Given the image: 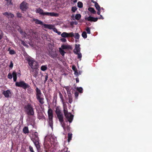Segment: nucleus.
I'll list each match as a JSON object with an SVG mask.
<instances>
[{
    "mask_svg": "<svg viewBox=\"0 0 152 152\" xmlns=\"http://www.w3.org/2000/svg\"><path fill=\"white\" fill-rule=\"evenodd\" d=\"M47 69V65H42L41 67V70L43 71H45Z\"/></svg>",
    "mask_w": 152,
    "mask_h": 152,
    "instance_id": "26",
    "label": "nucleus"
},
{
    "mask_svg": "<svg viewBox=\"0 0 152 152\" xmlns=\"http://www.w3.org/2000/svg\"><path fill=\"white\" fill-rule=\"evenodd\" d=\"M68 96L69 102V103L71 104L72 102V95Z\"/></svg>",
    "mask_w": 152,
    "mask_h": 152,
    "instance_id": "31",
    "label": "nucleus"
},
{
    "mask_svg": "<svg viewBox=\"0 0 152 152\" xmlns=\"http://www.w3.org/2000/svg\"><path fill=\"white\" fill-rule=\"evenodd\" d=\"M26 60L28 62V64L31 69H38L39 66L38 63L33 58L28 56L26 58Z\"/></svg>",
    "mask_w": 152,
    "mask_h": 152,
    "instance_id": "1",
    "label": "nucleus"
},
{
    "mask_svg": "<svg viewBox=\"0 0 152 152\" xmlns=\"http://www.w3.org/2000/svg\"><path fill=\"white\" fill-rule=\"evenodd\" d=\"M80 45H75V48L74 49L73 52L74 53H78L80 52Z\"/></svg>",
    "mask_w": 152,
    "mask_h": 152,
    "instance_id": "16",
    "label": "nucleus"
},
{
    "mask_svg": "<svg viewBox=\"0 0 152 152\" xmlns=\"http://www.w3.org/2000/svg\"><path fill=\"white\" fill-rule=\"evenodd\" d=\"M36 98L39 103L41 104H42L44 103V98L42 96L37 97Z\"/></svg>",
    "mask_w": 152,
    "mask_h": 152,
    "instance_id": "18",
    "label": "nucleus"
},
{
    "mask_svg": "<svg viewBox=\"0 0 152 152\" xmlns=\"http://www.w3.org/2000/svg\"><path fill=\"white\" fill-rule=\"evenodd\" d=\"M75 54L77 55L78 58L80 59V60H81L80 59L82 57V55L81 53L80 52V53H76Z\"/></svg>",
    "mask_w": 152,
    "mask_h": 152,
    "instance_id": "36",
    "label": "nucleus"
},
{
    "mask_svg": "<svg viewBox=\"0 0 152 152\" xmlns=\"http://www.w3.org/2000/svg\"><path fill=\"white\" fill-rule=\"evenodd\" d=\"M35 90L36 97L39 96H42L41 91L37 87L36 88Z\"/></svg>",
    "mask_w": 152,
    "mask_h": 152,
    "instance_id": "19",
    "label": "nucleus"
},
{
    "mask_svg": "<svg viewBox=\"0 0 152 152\" xmlns=\"http://www.w3.org/2000/svg\"><path fill=\"white\" fill-rule=\"evenodd\" d=\"M58 93L59 94V97L61 99V100L62 102H63L64 99L62 94L60 92H59Z\"/></svg>",
    "mask_w": 152,
    "mask_h": 152,
    "instance_id": "35",
    "label": "nucleus"
},
{
    "mask_svg": "<svg viewBox=\"0 0 152 152\" xmlns=\"http://www.w3.org/2000/svg\"><path fill=\"white\" fill-rule=\"evenodd\" d=\"M3 34L1 31L0 30V40L3 38Z\"/></svg>",
    "mask_w": 152,
    "mask_h": 152,
    "instance_id": "40",
    "label": "nucleus"
},
{
    "mask_svg": "<svg viewBox=\"0 0 152 152\" xmlns=\"http://www.w3.org/2000/svg\"><path fill=\"white\" fill-rule=\"evenodd\" d=\"M7 2V3L8 5L12 4V0H6Z\"/></svg>",
    "mask_w": 152,
    "mask_h": 152,
    "instance_id": "45",
    "label": "nucleus"
},
{
    "mask_svg": "<svg viewBox=\"0 0 152 152\" xmlns=\"http://www.w3.org/2000/svg\"><path fill=\"white\" fill-rule=\"evenodd\" d=\"M98 19V18H94L90 16L85 18V19L86 20H87L90 22H96L97 21Z\"/></svg>",
    "mask_w": 152,
    "mask_h": 152,
    "instance_id": "10",
    "label": "nucleus"
},
{
    "mask_svg": "<svg viewBox=\"0 0 152 152\" xmlns=\"http://www.w3.org/2000/svg\"><path fill=\"white\" fill-rule=\"evenodd\" d=\"M95 6L96 10H100V7L96 2H95Z\"/></svg>",
    "mask_w": 152,
    "mask_h": 152,
    "instance_id": "29",
    "label": "nucleus"
},
{
    "mask_svg": "<svg viewBox=\"0 0 152 152\" xmlns=\"http://www.w3.org/2000/svg\"><path fill=\"white\" fill-rule=\"evenodd\" d=\"M19 31L20 33L21 34H25V32H23V31L21 30H20V31Z\"/></svg>",
    "mask_w": 152,
    "mask_h": 152,
    "instance_id": "60",
    "label": "nucleus"
},
{
    "mask_svg": "<svg viewBox=\"0 0 152 152\" xmlns=\"http://www.w3.org/2000/svg\"><path fill=\"white\" fill-rule=\"evenodd\" d=\"M7 77L9 79H12V75L10 73H9L7 76Z\"/></svg>",
    "mask_w": 152,
    "mask_h": 152,
    "instance_id": "41",
    "label": "nucleus"
},
{
    "mask_svg": "<svg viewBox=\"0 0 152 152\" xmlns=\"http://www.w3.org/2000/svg\"><path fill=\"white\" fill-rule=\"evenodd\" d=\"M21 44L25 46H28V45L26 43L23 41H21Z\"/></svg>",
    "mask_w": 152,
    "mask_h": 152,
    "instance_id": "47",
    "label": "nucleus"
},
{
    "mask_svg": "<svg viewBox=\"0 0 152 152\" xmlns=\"http://www.w3.org/2000/svg\"><path fill=\"white\" fill-rule=\"evenodd\" d=\"M29 5L26 2L24 1H23L20 4V10H26L28 8Z\"/></svg>",
    "mask_w": 152,
    "mask_h": 152,
    "instance_id": "8",
    "label": "nucleus"
},
{
    "mask_svg": "<svg viewBox=\"0 0 152 152\" xmlns=\"http://www.w3.org/2000/svg\"><path fill=\"white\" fill-rule=\"evenodd\" d=\"M38 116L39 119L43 120L45 119V117L44 114L41 112L38 113Z\"/></svg>",
    "mask_w": 152,
    "mask_h": 152,
    "instance_id": "21",
    "label": "nucleus"
},
{
    "mask_svg": "<svg viewBox=\"0 0 152 152\" xmlns=\"http://www.w3.org/2000/svg\"><path fill=\"white\" fill-rule=\"evenodd\" d=\"M24 108L26 112L28 115H34V109L31 104H28Z\"/></svg>",
    "mask_w": 152,
    "mask_h": 152,
    "instance_id": "2",
    "label": "nucleus"
},
{
    "mask_svg": "<svg viewBox=\"0 0 152 152\" xmlns=\"http://www.w3.org/2000/svg\"><path fill=\"white\" fill-rule=\"evenodd\" d=\"M81 15L80 14H77L75 16V18L76 20H79L80 18Z\"/></svg>",
    "mask_w": 152,
    "mask_h": 152,
    "instance_id": "32",
    "label": "nucleus"
},
{
    "mask_svg": "<svg viewBox=\"0 0 152 152\" xmlns=\"http://www.w3.org/2000/svg\"><path fill=\"white\" fill-rule=\"evenodd\" d=\"M23 132L25 134H26L29 133V130L28 127L26 126L23 129Z\"/></svg>",
    "mask_w": 152,
    "mask_h": 152,
    "instance_id": "25",
    "label": "nucleus"
},
{
    "mask_svg": "<svg viewBox=\"0 0 152 152\" xmlns=\"http://www.w3.org/2000/svg\"><path fill=\"white\" fill-rule=\"evenodd\" d=\"M29 150L31 152H34V151L33 147L31 145H30L29 147Z\"/></svg>",
    "mask_w": 152,
    "mask_h": 152,
    "instance_id": "44",
    "label": "nucleus"
},
{
    "mask_svg": "<svg viewBox=\"0 0 152 152\" xmlns=\"http://www.w3.org/2000/svg\"><path fill=\"white\" fill-rule=\"evenodd\" d=\"M13 64L12 63V61H11L10 62V64L9 65V67H10L11 68H12L13 66Z\"/></svg>",
    "mask_w": 152,
    "mask_h": 152,
    "instance_id": "54",
    "label": "nucleus"
},
{
    "mask_svg": "<svg viewBox=\"0 0 152 152\" xmlns=\"http://www.w3.org/2000/svg\"><path fill=\"white\" fill-rule=\"evenodd\" d=\"M28 88V93H31L32 92H33V90L31 89L30 86V87L29 88Z\"/></svg>",
    "mask_w": 152,
    "mask_h": 152,
    "instance_id": "49",
    "label": "nucleus"
},
{
    "mask_svg": "<svg viewBox=\"0 0 152 152\" xmlns=\"http://www.w3.org/2000/svg\"><path fill=\"white\" fill-rule=\"evenodd\" d=\"M17 16L19 18L21 17L22 16V14L21 13H18V12L17 13Z\"/></svg>",
    "mask_w": 152,
    "mask_h": 152,
    "instance_id": "51",
    "label": "nucleus"
},
{
    "mask_svg": "<svg viewBox=\"0 0 152 152\" xmlns=\"http://www.w3.org/2000/svg\"><path fill=\"white\" fill-rule=\"evenodd\" d=\"M32 137H39L38 136V133L37 132H35L33 135Z\"/></svg>",
    "mask_w": 152,
    "mask_h": 152,
    "instance_id": "39",
    "label": "nucleus"
},
{
    "mask_svg": "<svg viewBox=\"0 0 152 152\" xmlns=\"http://www.w3.org/2000/svg\"><path fill=\"white\" fill-rule=\"evenodd\" d=\"M49 109L48 111V118H53V111L52 109L50 108V107L49 106L48 107Z\"/></svg>",
    "mask_w": 152,
    "mask_h": 152,
    "instance_id": "13",
    "label": "nucleus"
},
{
    "mask_svg": "<svg viewBox=\"0 0 152 152\" xmlns=\"http://www.w3.org/2000/svg\"><path fill=\"white\" fill-rule=\"evenodd\" d=\"M53 118H48V124L50 126L52 129H53Z\"/></svg>",
    "mask_w": 152,
    "mask_h": 152,
    "instance_id": "22",
    "label": "nucleus"
},
{
    "mask_svg": "<svg viewBox=\"0 0 152 152\" xmlns=\"http://www.w3.org/2000/svg\"><path fill=\"white\" fill-rule=\"evenodd\" d=\"M80 35L78 33H76L75 34V36H74V37L76 39H79L80 37Z\"/></svg>",
    "mask_w": 152,
    "mask_h": 152,
    "instance_id": "37",
    "label": "nucleus"
},
{
    "mask_svg": "<svg viewBox=\"0 0 152 152\" xmlns=\"http://www.w3.org/2000/svg\"><path fill=\"white\" fill-rule=\"evenodd\" d=\"M77 6L80 8H81L83 7V4L80 1H79L77 3Z\"/></svg>",
    "mask_w": 152,
    "mask_h": 152,
    "instance_id": "34",
    "label": "nucleus"
},
{
    "mask_svg": "<svg viewBox=\"0 0 152 152\" xmlns=\"http://www.w3.org/2000/svg\"><path fill=\"white\" fill-rule=\"evenodd\" d=\"M65 116L67 121H69L70 123L72 122L73 119V115L70 113Z\"/></svg>",
    "mask_w": 152,
    "mask_h": 152,
    "instance_id": "11",
    "label": "nucleus"
},
{
    "mask_svg": "<svg viewBox=\"0 0 152 152\" xmlns=\"http://www.w3.org/2000/svg\"><path fill=\"white\" fill-rule=\"evenodd\" d=\"M36 13H38L41 15H48L51 16H57L58 14L54 12H44L43 10H36Z\"/></svg>",
    "mask_w": 152,
    "mask_h": 152,
    "instance_id": "5",
    "label": "nucleus"
},
{
    "mask_svg": "<svg viewBox=\"0 0 152 152\" xmlns=\"http://www.w3.org/2000/svg\"><path fill=\"white\" fill-rule=\"evenodd\" d=\"M2 94L6 98H8L10 96H11V94L10 91L9 90L6 91H4L2 92Z\"/></svg>",
    "mask_w": 152,
    "mask_h": 152,
    "instance_id": "12",
    "label": "nucleus"
},
{
    "mask_svg": "<svg viewBox=\"0 0 152 152\" xmlns=\"http://www.w3.org/2000/svg\"><path fill=\"white\" fill-rule=\"evenodd\" d=\"M77 90L80 93H82L83 92V89L81 87H78L77 88Z\"/></svg>",
    "mask_w": 152,
    "mask_h": 152,
    "instance_id": "38",
    "label": "nucleus"
},
{
    "mask_svg": "<svg viewBox=\"0 0 152 152\" xmlns=\"http://www.w3.org/2000/svg\"><path fill=\"white\" fill-rule=\"evenodd\" d=\"M100 10H98V11L97 12V14L98 15H100Z\"/></svg>",
    "mask_w": 152,
    "mask_h": 152,
    "instance_id": "64",
    "label": "nucleus"
},
{
    "mask_svg": "<svg viewBox=\"0 0 152 152\" xmlns=\"http://www.w3.org/2000/svg\"><path fill=\"white\" fill-rule=\"evenodd\" d=\"M71 10H77V8H76V7H73L72 8V9Z\"/></svg>",
    "mask_w": 152,
    "mask_h": 152,
    "instance_id": "63",
    "label": "nucleus"
},
{
    "mask_svg": "<svg viewBox=\"0 0 152 152\" xmlns=\"http://www.w3.org/2000/svg\"><path fill=\"white\" fill-rule=\"evenodd\" d=\"M75 98L77 99L78 96V95H79L78 93L77 92H75Z\"/></svg>",
    "mask_w": 152,
    "mask_h": 152,
    "instance_id": "53",
    "label": "nucleus"
},
{
    "mask_svg": "<svg viewBox=\"0 0 152 152\" xmlns=\"http://www.w3.org/2000/svg\"><path fill=\"white\" fill-rule=\"evenodd\" d=\"M61 48L63 49H66L68 48V46L67 45H62L61 46Z\"/></svg>",
    "mask_w": 152,
    "mask_h": 152,
    "instance_id": "43",
    "label": "nucleus"
},
{
    "mask_svg": "<svg viewBox=\"0 0 152 152\" xmlns=\"http://www.w3.org/2000/svg\"><path fill=\"white\" fill-rule=\"evenodd\" d=\"M52 29L54 32H56V33H57L58 30L56 28H55L54 26V27Z\"/></svg>",
    "mask_w": 152,
    "mask_h": 152,
    "instance_id": "56",
    "label": "nucleus"
},
{
    "mask_svg": "<svg viewBox=\"0 0 152 152\" xmlns=\"http://www.w3.org/2000/svg\"><path fill=\"white\" fill-rule=\"evenodd\" d=\"M72 69L74 71H75L77 69L76 68V67L75 66H73L72 67Z\"/></svg>",
    "mask_w": 152,
    "mask_h": 152,
    "instance_id": "59",
    "label": "nucleus"
},
{
    "mask_svg": "<svg viewBox=\"0 0 152 152\" xmlns=\"http://www.w3.org/2000/svg\"><path fill=\"white\" fill-rule=\"evenodd\" d=\"M55 112L59 121L62 124L64 122L63 114L58 107L56 108Z\"/></svg>",
    "mask_w": 152,
    "mask_h": 152,
    "instance_id": "3",
    "label": "nucleus"
},
{
    "mask_svg": "<svg viewBox=\"0 0 152 152\" xmlns=\"http://www.w3.org/2000/svg\"><path fill=\"white\" fill-rule=\"evenodd\" d=\"M33 21L36 24L40 25L42 26L43 25H44L42 21L35 18L33 19Z\"/></svg>",
    "mask_w": 152,
    "mask_h": 152,
    "instance_id": "17",
    "label": "nucleus"
},
{
    "mask_svg": "<svg viewBox=\"0 0 152 152\" xmlns=\"http://www.w3.org/2000/svg\"><path fill=\"white\" fill-rule=\"evenodd\" d=\"M63 37H72L74 36V34L73 32L67 33L66 32H63L61 34Z\"/></svg>",
    "mask_w": 152,
    "mask_h": 152,
    "instance_id": "9",
    "label": "nucleus"
},
{
    "mask_svg": "<svg viewBox=\"0 0 152 152\" xmlns=\"http://www.w3.org/2000/svg\"><path fill=\"white\" fill-rule=\"evenodd\" d=\"M61 41L63 42H66V40L64 38H62L60 39Z\"/></svg>",
    "mask_w": 152,
    "mask_h": 152,
    "instance_id": "52",
    "label": "nucleus"
},
{
    "mask_svg": "<svg viewBox=\"0 0 152 152\" xmlns=\"http://www.w3.org/2000/svg\"><path fill=\"white\" fill-rule=\"evenodd\" d=\"M31 140L33 142L36 146L38 152H39L40 151V146L39 143V137H32L31 138Z\"/></svg>",
    "mask_w": 152,
    "mask_h": 152,
    "instance_id": "6",
    "label": "nucleus"
},
{
    "mask_svg": "<svg viewBox=\"0 0 152 152\" xmlns=\"http://www.w3.org/2000/svg\"><path fill=\"white\" fill-rule=\"evenodd\" d=\"M86 31L88 34H90L91 33L90 29V28L89 27H87L86 29Z\"/></svg>",
    "mask_w": 152,
    "mask_h": 152,
    "instance_id": "42",
    "label": "nucleus"
},
{
    "mask_svg": "<svg viewBox=\"0 0 152 152\" xmlns=\"http://www.w3.org/2000/svg\"><path fill=\"white\" fill-rule=\"evenodd\" d=\"M15 85L16 86L22 88L25 90L27 88L30 87V86L28 84L23 81L16 82Z\"/></svg>",
    "mask_w": 152,
    "mask_h": 152,
    "instance_id": "4",
    "label": "nucleus"
},
{
    "mask_svg": "<svg viewBox=\"0 0 152 152\" xmlns=\"http://www.w3.org/2000/svg\"><path fill=\"white\" fill-rule=\"evenodd\" d=\"M9 53L11 55L14 54L15 53V52L14 50H11L10 51Z\"/></svg>",
    "mask_w": 152,
    "mask_h": 152,
    "instance_id": "46",
    "label": "nucleus"
},
{
    "mask_svg": "<svg viewBox=\"0 0 152 152\" xmlns=\"http://www.w3.org/2000/svg\"><path fill=\"white\" fill-rule=\"evenodd\" d=\"M90 12L93 14H95L96 13V11L95 10H89Z\"/></svg>",
    "mask_w": 152,
    "mask_h": 152,
    "instance_id": "50",
    "label": "nucleus"
},
{
    "mask_svg": "<svg viewBox=\"0 0 152 152\" xmlns=\"http://www.w3.org/2000/svg\"><path fill=\"white\" fill-rule=\"evenodd\" d=\"M64 88L66 89L68 96L72 95L71 92L72 88L70 86H65Z\"/></svg>",
    "mask_w": 152,
    "mask_h": 152,
    "instance_id": "15",
    "label": "nucleus"
},
{
    "mask_svg": "<svg viewBox=\"0 0 152 152\" xmlns=\"http://www.w3.org/2000/svg\"><path fill=\"white\" fill-rule=\"evenodd\" d=\"M59 51L62 56H64V55L65 52L61 48H59Z\"/></svg>",
    "mask_w": 152,
    "mask_h": 152,
    "instance_id": "28",
    "label": "nucleus"
},
{
    "mask_svg": "<svg viewBox=\"0 0 152 152\" xmlns=\"http://www.w3.org/2000/svg\"><path fill=\"white\" fill-rule=\"evenodd\" d=\"M38 69H33L30 71L31 72H32V74L33 76L35 78H36L38 74V72L37 70Z\"/></svg>",
    "mask_w": 152,
    "mask_h": 152,
    "instance_id": "14",
    "label": "nucleus"
},
{
    "mask_svg": "<svg viewBox=\"0 0 152 152\" xmlns=\"http://www.w3.org/2000/svg\"><path fill=\"white\" fill-rule=\"evenodd\" d=\"M22 35L23 36V37H26V33L25 32V34H22Z\"/></svg>",
    "mask_w": 152,
    "mask_h": 152,
    "instance_id": "62",
    "label": "nucleus"
},
{
    "mask_svg": "<svg viewBox=\"0 0 152 152\" xmlns=\"http://www.w3.org/2000/svg\"><path fill=\"white\" fill-rule=\"evenodd\" d=\"M3 15H4L5 16H6L8 18H12L14 16L13 14L11 13H9L7 12H6L4 13Z\"/></svg>",
    "mask_w": 152,
    "mask_h": 152,
    "instance_id": "23",
    "label": "nucleus"
},
{
    "mask_svg": "<svg viewBox=\"0 0 152 152\" xmlns=\"http://www.w3.org/2000/svg\"><path fill=\"white\" fill-rule=\"evenodd\" d=\"M45 147L46 149H49L50 148V146L49 145H48L47 144H45Z\"/></svg>",
    "mask_w": 152,
    "mask_h": 152,
    "instance_id": "57",
    "label": "nucleus"
},
{
    "mask_svg": "<svg viewBox=\"0 0 152 152\" xmlns=\"http://www.w3.org/2000/svg\"><path fill=\"white\" fill-rule=\"evenodd\" d=\"M98 18V19H99L103 20L104 19V18L102 16V15H100V17Z\"/></svg>",
    "mask_w": 152,
    "mask_h": 152,
    "instance_id": "58",
    "label": "nucleus"
},
{
    "mask_svg": "<svg viewBox=\"0 0 152 152\" xmlns=\"http://www.w3.org/2000/svg\"><path fill=\"white\" fill-rule=\"evenodd\" d=\"M57 54L55 52H51L49 53V56L53 58H55L57 56Z\"/></svg>",
    "mask_w": 152,
    "mask_h": 152,
    "instance_id": "24",
    "label": "nucleus"
},
{
    "mask_svg": "<svg viewBox=\"0 0 152 152\" xmlns=\"http://www.w3.org/2000/svg\"><path fill=\"white\" fill-rule=\"evenodd\" d=\"M64 112L65 116H66L69 113L68 112L67 108L64 107Z\"/></svg>",
    "mask_w": 152,
    "mask_h": 152,
    "instance_id": "30",
    "label": "nucleus"
},
{
    "mask_svg": "<svg viewBox=\"0 0 152 152\" xmlns=\"http://www.w3.org/2000/svg\"><path fill=\"white\" fill-rule=\"evenodd\" d=\"M74 72H75V73H74L75 75L76 76H78L79 75H78V73L77 70H75V71Z\"/></svg>",
    "mask_w": 152,
    "mask_h": 152,
    "instance_id": "55",
    "label": "nucleus"
},
{
    "mask_svg": "<svg viewBox=\"0 0 152 152\" xmlns=\"http://www.w3.org/2000/svg\"><path fill=\"white\" fill-rule=\"evenodd\" d=\"M45 28H48L50 29H52L54 26L51 24H44L43 25Z\"/></svg>",
    "mask_w": 152,
    "mask_h": 152,
    "instance_id": "20",
    "label": "nucleus"
},
{
    "mask_svg": "<svg viewBox=\"0 0 152 152\" xmlns=\"http://www.w3.org/2000/svg\"><path fill=\"white\" fill-rule=\"evenodd\" d=\"M82 37L84 39L87 37V35L85 31H83L82 34Z\"/></svg>",
    "mask_w": 152,
    "mask_h": 152,
    "instance_id": "33",
    "label": "nucleus"
},
{
    "mask_svg": "<svg viewBox=\"0 0 152 152\" xmlns=\"http://www.w3.org/2000/svg\"><path fill=\"white\" fill-rule=\"evenodd\" d=\"M68 141L69 142L70 141L72 140V134L71 133H68Z\"/></svg>",
    "mask_w": 152,
    "mask_h": 152,
    "instance_id": "27",
    "label": "nucleus"
},
{
    "mask_svg": "<svg viewBox=\"0 0 152 152\" xmlns=\"http://www.w3.org/2000/svg\"><path fill=\"white\" fill-rule=\"evenodd\" d=\"M48 78V74H47L45 76V79L44 80V83H45L47 81Z\"/></svg>",
    "mask_w": 152,
    "mask_h": 152,
    "instance_id": "48",
    "label": "nucleus"
},
{
    "mask_svg": "<svg viewBox=\"0 0 152 152\" xmlns=\"http://www.w3.org/2000/svg\"><path fill=\"white\" fill-rule=\"evenodd\" d=\"M12 75L14 81L16 82L17 78V75L18 77H20L21 75V71L20 70H19L17 73L15 71H14L12 73Z\"/></svg>",
    "mask_w": 152,
    "mask_h": 152,
    "instance_id": "7",
    "label": "nucleus"
},
{
    "mask_svg": "<svg viewBox=\"0 0 152 152\" xmlns=\"http://www.w3.org/2000/svg\"><path fill=\"white\" fill-rule=\"evenodd\" d=\"M76 80L77 83H78L79 82V79L78 77H77L76 79Z\"/></svg>",
    "mask_w": 152,
    "mask_h": 152,
    "instance_id": "61",
    "label": "nucleus"
}]
</instances>
